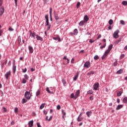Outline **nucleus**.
Returning <instances> with one entry per match:
<instances>
[{"mask_svg": "<svg viewBox=\"0 0 127 127\" xmlns=\"http://www.w3.org/2000/svg\"><path fill=\"white\" fill-rule=\"evenodd\" d=\"M59 37V36H57V37H53V39H54V40H58Z\"/></svg>", "mask_w": 127, "mask_h": 127, "instance_id": "nucleus-45", "label": "nucleus"}, {"mask_svg": "<svg viewBox=\"0 0 127 127\" xmlns=\"http://www.w3.org/2000/svg\"><path fill=\"white\" fill-rule=\"evenodd\" d=\"M79 95H80V90H78L76 91L75 94V97L74 99L76 100L78 97H79Z\"/></svg>", "mask_w": 127, "mask_h": 127, "instance_id": "nucleus-6", "label": "nucleus"}, {"mask_svg": "<svg viewBox=\"0 0 127 127\" xmlns=\"http://www.w3.org/2000/svg\"><path fill=\"white\" fill-rule=\"evenodd\" d=\"M62 114L63 115V118L64 119V116H66V112H64V110H62Z\"/></svg>", "mask_w": 127, "mask_h": 127, "instance_id": "nucleus-36", "label": "nucleus"}, {"mask_svg": "<svg viewBox=\"0 0 127 127\" xmlns=\"http://www.w3.org/2000/svg\"><path fill=\"white\" fill-rule=\"evenodd\" d=\"M70 98L71 99H73V98H75V96L74 95V93H71L70 95Z\"/></svg>", "mask_w": 127, "mask_h": 127, "instance_id": "nucleus-41", "label": "nucleus"}, {"mask_svg": "<svg viewBox=\"0 0 127 127\" xmlns=\"http://www.w3.org/2000/svg\"><path fill=\"white\" fill-rule=\"evenodd\" d=\"M108 28H109V30H112V26H109Z\"/></svg>", "mask_w": 127, "mask_h": 127, "instance_id": "nucleus-64", "label": "nucleus"}, {"mask_svg": "<svg viewBox=\"0 0 127 127\" xmlns=\"http://www.w3.org/2000/svg\"><path fill=\"white\" fill-rule=\"evenodd\" d=\"M14 112L16 114V113H17V112H18V108H15V109H14Z\"/></svg>", "mask_w": 127, "mask_h": 127, "instance_id": "nucleus-44", "label": "nucleus"}, {"mask_svg": "<svg viewBox=\"0 0 127 127\" xmlns=\"http://www.w3.org/2000/svg\"><path fill=\"white\" fill-rule=\"evenodd\" d=\"M123 103H125V104H126V103H127V97H126L123 99Z\"/></svg>", "mask_w": 127, "mask_h": 127, "instance_id": "nucleus-28", "label": "nucleus"}, {"mask_svg": "<svg viewBox=\"0 0 127 127\" xmlns=\"http://www.w3.org/2000/svg\"><path fill=\"white\" fill-rule=\"evenodd\" d=\"M92 111H89L86 112V115L87 116L88 118H90L91 116H92Z\"/></svg>", "mask_w": 127, "mask_h": 127, "instance_id": "nucleus-10", "label": "nucleus"}, {"mask_svg": "<svg viewBox=\"0 0 127 127\" xmlns=\"http://www.w3.org/2000/svg\"><path fill=\"white\" fill-rule=\"evenodd\" d=\"M12 70H13V73L14 74L15 73V71H16V65L15 64L13 65V67H12Z\"/></svg>", "mask_w": 127, "mask_h": 127, "instance_id": "nucleus-12", "label": "nucleus"}, {"mask_svg": "<svg viewBox=\"0 0 127 127\" xmlns=\"http://www.w3.org/2000/svg\"><path fill=\"white\" fill-rule=\"evenodd\" d=\"M15 6H17V0H14Z\"/></svg>", "mask_w": 127, "mask_h": 127, "instance_id": "nucleus-56", "label": "nucleus"}, {"mask_svg": "<svg viewBox=\"0 0 127 127\" xmlns=\"http://www.w3.org/2000/svg\"><path fill=\"white\" fill-rule=\"evenodd\" d=\"M24 78L26 79V80H28V75H27V74H25L24 75Z\"/></svg>", "mask_w": 127, "mask_h": 127, "instance_id": "nucleus-42", "label": "nucleus"}, {"mask_svg": "<svg viewBox=\"0 0 127 127\" xmlns=\"http://www.w3.org/2000/svg\"><path fill=\"white\" fill-rule=\"evenodd\" d=\"M106 47V43H105V45L100 47V49H103V48H105Z\"/></svg>", "mask_w": 127, "mask_h": 127, "instance_id": "nucleus-48", "label": "nucleus"}, {"mask_svg": "<svg viewBox=\"0 0 127 127\" xmlns=\"http://www.w3.org/2000/svg\"><path fill=\"white\" fill-rule=\"evenodd\" d=\"M113 23H114V21H113L112 19H110V20L109 21V24L110 25H112V24H113Z\"/></svg>", "mask_w": 127, "mask_h": 127, "instance_id": "nucleus-31", "label": "nucleus"}, {"mask_svg": "<svg viewBox=\"0 0 127 127\" xmlns=\"http://www.w3.org/2000/svg\"><path fill=\"white\" fill-rule=\"evenodd\" d=\"M36 95L37 96V97H38V96H39V95H40V90H38L36 93Z\"/></svg>", "mask_w": 127, "mask_h": 127, "instance_id": "nucleus-26", "label": "nucleus"}, {"mask_svg": "<svg viewBox=\"0 0 127 127\" xmlns=\"http://www.w3.org/2000/svg\"><path fill=\"white\" fill-rule=\"evenodd\" d=\"M122 39H119L117 41H115V44H116V45H117V44H119V43H120Z\"/></svg>", "mask_w": 127, "mask_h": 127, "instance_id": "nucleus-21", "label": "nucleus"}, {"mask_svg": "<svg viewBox=\"0 0 127 127\" xmlns=\"http://www.w3.org/2000/svg\"><path fill=\"white\" fill-rule=\"evenodd\" d=\"M89 42L90 43H93V42H95V41H93L92 40V39H91L90 40H89Z\"/></svg>", "mask_w": 127, "mask_h": 127, "instance_id": "nucleus-54", "label": "nucleus"}, {"mask_svg": "<svg viewBox=\"0 0 127 127\" xmlns=\"http://www.w3.org/2000/svg\"><path fill=\"white\" fill-rule=\"evenodd\" d=\"M122 4H123V5H127V1H123L122 2Z\"/></svg>", "mask_w": 127, "mask_h": 127, "instance_id": "nucleus-37", "label": "nucleus"}, {"mask_svg": "<svg viewBox=\"0 0 127 127\" xmlns=\"http://www.w3.org/2000/svg\"><path fill=\"white\" fill-rule=\"evenodd\" d=\"M123 108V105H119L116 108L117 111H119V110L122 109Z\"/></svg>", "mask_w": 127, "mask_h": 127, "instance_id": "nucleus-19", "label": "nucleus"}, {"mask_svg": "<svg viewBox=\"0 0 127 127\" xmlns=\"http://www.w3.org/2000/svg\"><path fill=\"white\" fill-rule=\"evenodd\" d=\"M11 75V71L10 70H9L8 72L6 73V74L4 75V76L6 78V79H8V78L10 77V76Z\"/></svg>", "mask_w": 127, "mask_h": 127, "instance_id": "nucleus-2", "label": "nucleus"}, {"mask_svg": "<svg viewBox=\"0 0 127 127\" xmlns=\"http://www.w3.org/2000/svg\"><path fill=\"white\" fill-rule=\"evenodd\" d=\"M25 98H26L27 100H30V98H31V94L30 92L26 91L25 93Z\"/></svg>", "mask_w": 127, "mask_h": 127, "instance_id": "nucleus-1", "label": "nucleus"}, {"mask_svg": "<svg viewBox=\"0 0 127 127\" xmlns=\"http://www.w3.org/2000/svg\"><path fill=\"white\" fill-rule=\"evenodd\" d=\"M124 57H125V54H122L120 56V59H123V58H124Z\"/></svg>", "mask_w": 127, "mask_h": 127, "instance_id": "nucleus-46", "label": "nucleus"}, {"mask_svg": "<svg viewBox=\"0 0 127 127\" xmlns=\"http://www.w3.org/2000/svg\"><path fill=\"white\" fill-rule=\"evenodd\" d=\"M8 30L9 31H13V29H12L11 27H9L8 28Z\"/></svg>", "mask_w": 127, "mask_h": 127, "instance_id": "nucleus-47", "label": "nucleus"}, {"mask_svg": "<svg viewBox=\"0 0 127 127\" xmlns=\"http://www.w3.org/2000/svg\"><path fill=\"white\" fill-rule=\"evenodd\" d=\"M18 41L19 43H20V42H21V38H20V36L18 37Z\"/></svg>", "mask_w": 127, "mask_h": 127, "instance_id": "nucleus-40", "label": "nucleus"}, {"mask_svg": "<svg viewBox=\"0 0 127 127\" xmlns=\"http://www.w3.org/2000/svg\"><path fill=\"white\" fill-rule=\"evenodd\" d=\"M37 126L38 127H42L40 125V124H39V123H38L37 124Z\"/></svg>", "mask_w": 127, "mask_h": 127, "instance_id": "nucleus-58", "label": "nucleus"}, {"mask_svg": "<svg viewBox=\"0 0 127 127\" xmlns=\"http://www.w3.org/2000/svg\"><path fill=\"white\" fill-rule=\"evenodd\" d=\"M89 73H90V75H91V74H94L95 72L94 71L92 70V71H90Z\"/></svg>", "mask_w": 127, "mask_h": 127, "instance_id": "nucleus-57", "label": "nucleus"}, {"mask_svg": "<svg viewBox=\"0 0 127 127\" xmlns=\"http://www.w3.org/2000/svg\"><path fill=\"white\" fill-rule=\"evenodd\" d=\"M2 109L3 110V113H7V109L5 107H2Z\"/></svg>", "mask_w": 127, "mask_h": 127, "instance_id": "nucleus-33", "label": "nucleus"}, {"mask_svg": "<svg viewBox=\"0 0 127 127\" xmlns=\"http://www.w3.org/2000/svg\"><path fill=\"white\" fill-rule=\"evenodd\" d=\"M99 87H100V84H99V83H96L94 84V85H93L94 88L93 89L95 91H97V90H98V88H99Z\"/></svg>", "mask_w": 127, "mask_h": 127, "instance_id": "nucleus-5", "label": "nucleus"}, {"mask_svg": "<svg viewBox=\"0 0 127 127\" xmlns=\"http://www.w3.org/2000/svg\"><path fill=\"white\" fill-rule=\"evenodd\" d=\"M2 4V0H0V6H1Z\"/></svg>", "mask_w": 127, "mask_h": 127, "instance_id": "nucleus-59", "label": "nucleus"}, {"mask_svg": "<svg viewBox=\"0 0 127 127\" xmlns=\"http://www.w3.org/2000/svg\"><path fill=\"white\" fill-rule=\"evenodd\" d=\"M78 76H79V73L77 72L73 78L74 81H76V80H77Z\"/></svg>", "mask_w": 127, "mask_h": 127, "instance_id": "nucleus-24", "label": "nucleus"}, {"mask_svg": "<svg viewBox=\"0 0 127 127\" xmlns=\"http://www.w3.org/2000/svg\"><path fill=\"white\" fill-rule=\"evenodd\" d=\"M94 92H93L92 90H90L89 91L87 92V94H89V95H92Z\"/></svg>", "mask_w": 127, "mask_h": 127, "instance_id": "nucleus-30", "label": "nucleus"}, {"mask_svg": "<svg viewBox=\"0 0 127 127\" xmlns=\"http://www.w3.org/2000/svg\"><path fill=\"white\" fill-rule=\"evenodd\" d=\"M120 23H121V24H122V25H125V21L121 20L120 21Z\"/></svg>", "mask_w": 127, "mask_h": 127, "instance_id": "nucleus-38", "label": "nucleus"}, {"mask_svg": "<svg viewBox=\"0 0 127 127\" xmlns=\"http://www.w3.org/2000/svg\"><path fill=\"white\" fill-rule=\"evenodd\" d=\"M6 63H7V60H6V61H5V62H4V63L2 64L1 66H3V64H5V65H6Z\"/></svg>", "mask_w": 127, "mask_h": 127, "instance_id": "nucleus-53", "label": "nucleus"}, {"mask_svg": "<svg viewBox=\"0 0 127 127\" xmlns=\"http://www.w3.org/2000/svg\"><path fill=\"white\" fill-rule=\"evenodd\" d=\"M36 36L37 40H40V41H43V38L42 37L39 36L38 35H36Z\"/></svg>", "mask_w": 127, "mask_h": 127, "instance_id": "nucleus-8", "label": "nucleus"}, {"mask_svg": "<svg viewBox=\"0 0 127 127\" xmlns=\"http://www.w3.org/2000/svg\"><path fill=\"white\" fill-rule=\"evenodd\" d=\"M81 5V3L80 2H78L76 4V7L77 8H79L80 7V5Z\"/></svg>", "mask_w": 127, "mask_h": 127, "instance_id": "nucleus-35", "label": "nucleus"}, {"mask_svg": "<svg viewBox=\"0 0 127 127\" xmlns=\"http://www.w3.org/2000/svg\"><path fill=\"white\" fill-rule=\"evenodd\" d=\"M102 37V35H98V37H97V39H100V38Z\"/></svg>", "mask_w": 127, "mask_h": 127, "instance_id": "nucleus-63", "label": "nucleus"}, {"mask_svg": "<svg viewBox=\"0 0 127 127\" xmlns=\"http://www.w3.org/2000/svg\"><path fill=\"white\" fill-rule=\"evenodd\" d=\"M78 34V30L77 29H75L74 30V35H77Z\"/></svg>", "mask_w": 127, "mask_h": 127, "instance_id": "nucleus-27", "label": "nucleus"}, {"mask_svg": "<svg viewBox=\"0 0 127 127\" xmlns=\"http://www.w3.org/2000/svg\"><path fill=\"white\" fill-rule=\"evenodd\" d=\"M86 22L84 21H81L79 22V25H80V26H83V25H84V24H85V23Z\"/></svg>", "mask_w": 127, "mask_h": 127, "instance_id": "nucleus-17", "label": "nucleus"}, {"mask_svg": "<svg viewBox=\"0 0 127 127\" xmlns=\"http://www.w3.org/2000/svg\"><path fill=\"white\" fill-rule=\"evenodd\" d=\"M26 102H27V99H24V98H23L22 99V104H25V103H26Z\"/></svg>", "mask_w": 127, "mask_h": 127, "instance_id": "nucleus-32", "label": "nucleus"}, {"mask_svg": "<svg viewBox=\"0 0 127 127\" xmlns=\"http://www.w3.org/2000/svg\"><path fill=\"white\" fill-rule=\"evenodd\" d=\"M29 48V50L30 51V53H33V48H32V47L29 46L28 47Z\"/></svg>", "mask_w": 127, "mask_h": 127, "instance_id": "nucleus-16", "label": "nucleus"}, {"mask_svg": "<svg viewBox=\"0 0 127 127\" xmlns=\"http://www.w3.org/2000/svg\"><path fill=\"white\" fill-rule=\"evenodd\" d=\"M45 18H46V20H49V19H48V15H45Z\"/></svg>", "mask_w": 127, "mask_h": 127, "instance_id": "nucleus-55", "label": "nucleus"}, {"mask_svg": "<svg viewBox=\"0 0 127 127\" xmlns=\"http://www.w3.org/2000/svg\"><path fill=\"white\" fill-rule=\"evenodd\" d=\"M113 49V45L111 44L108 47V49L106 51V52L110 53L111 50Z\"/></svg>", "mask_w": 127, "mask_h": 127, "instance_id": "nucleus-7", "label": "nucleus"}, {"mask_svg": "<svg viewBox=\"0 0 127 127\" xmlns=\"http://www.w3.org/2000/svg\"><path fill=\"white\" fill-rule=\"evenodd\" d=\"M3 12H4V8H1L0 9V15H2V14H3Z\"/></svg>", "mask_w": 127, "mask_h": 127, "instance_id": "nucleus-13", "label": "nucleus"}, {"mask_svg": "<svg viewBox=\"0 0 127 127\" xmlns=\"http://www.w3.org/2000/svg\"><path fill=\"white\" fill-rule=\"evenodd\" d=\"M83 121V118L80 117V116H78L77 118V122H82Z\"/></svg>", "mask_w": 127, "mask_h": 127, "instance_id": "nucleus-25", "label": "nucleus"}, {"mask_svg": "<svg viewBox=\"0 0 127 127\" xmlns=\"http://www.w3.org/2000/svg\"><path fill=\"white\" fill-rule=\"evenodd\" d=\"M46 91H47V92H48V93H49L50 94H51V92L50 90H49V88L47 87V88H46Z\"/></svg>", "mask_w": 127, "mask_h": 127, "instance_id": "nucleus-39", "label": "nucleus"}, {"mask_svg": "<svg viewBox=\"0 0 127 127\" xmlns=\"http://www.w3.org/2000/svg\"><path fill=\"white\" fill-rule=\"evenodd\" d=\"M46 25H49V20H46Z\"/></svg>", "mask_w": 127, "mask_h": 127, "instance_id": "nucleus-50", "label": "nucleus"}, {"mask_svg": "<svg viewBox=\"0 0 127 127\" xmlns=\"http://www.w3.org/2000/svg\"><path fill=\"white\" fill-rule=\"evenodd\" d=\"M119 30H116L113 34V36L114 38H116V39L117 38H119Z\"/></svg>", "mask_w": 127, "mask_h": 127, "instance_id": "nucleus-3", "label": "nucleus"}, {"mask_svg": "<svg viewBox=\"0 0 127 127\" xmlns=\"http://www.w3.org/2000/svg\"><path fill=\"white\" fill-rule=\"evenodd\" d=\"M44 115H47V111L44 110Z\"/></svg>", "mask_w": 127, "mask_h": 127, "instance_id": "nucleus-62", "label": "nucleus"}, {"mask_svg": "<svg viewBox=\"0 0 127 127\" xmlns=\"http://www.w3.org/2000/svg\"><path fill=\"white\" fill-rule=\"evenodd\" d=\"M31 34H32V37H33V38H35V36H36V34H35V33L34 32L32 33L31 32H30V35H31Z\"/></svg>", "mask_w": 127, "mask_h": 127, "instance_id": "nucleus-22", "label": "nucleus"}, {"mask_svg": "<svg viewBox=\"0 0 127 127\" xmlns=\"http://www.w3.org/2000/svg\"><path fill=\"white\" fill-rule=\"evenodd\" d=\"M44 106H45V104L44 103H43L42 104H41V105L40 107V110H42V109L44 108Z\"/></svg>", "mask_w": 127, "mask_h": 127, "instance_id": "nucleus-29", "label": "nucleus"}, {"mask_svg": "<svg viewBox=\"0 0 127 127\" xmlns=\"http://www.w3.org/2000/svg\"><path fill=\"white\" fill-rule=\"evenodd\" d=\"M22 83H23V84H25L26 83V80H25V79H24V78H23Z\"/></svg>", "mask_w": 127, "mask_h": 127, "instance_id": "nucleus-43", "label": "nucleus"}, {"mask_svg": "<svg viewBox=\"0 0 127 127\" xmlns=\"http://www.w3.org/2000/svg\"><path fill=\"white\" fill-rule=\"evenodd\" d=\"M57 110H60V109H61V106H60V105H58L57 107Z\"/></svg>", "mask_w": 127, "mask_h": 127, "instance_id": "nucleus-51", "label": "nucleus"}, {"mask_svg": "<svg viewBox=\"0 0 127 127\" xmlns=\"http://www.w3.org/2000/svg\"><path fill=\"white\" fill-rule=\"evenodd\" d=\"M29 127H33V121H29L28 123Z\"/></svg>", "mask_w": 127, "mask_h": 127, "instance_id": "nucleus-14", "label": "nucleus"}, {"mask_svg": "<svg viewBox=\"0 0 127 127\" xmlns=\"http://www.w3.org/2000/svg\"><path fill=\"white\" fill-rule=\"evenodd\" d=\"M94 59L95 60H98V59H100V58L99 57V56L98 55H96L94 58Z\"/></svg>", "mask_w": 127, "mask_h": 127, "instance_id": "nucleus-34", "label": "nucleus"}, {"mask_svg": "<svg viewBox=\"0 0 127 127\" xmlns=\"http://www.w3.org/2000/svg\"><path fill=\"white\" fill-rule=\"evenodd\" d=\"M52 120V116H51L50 118L48 120L49 122H50V121H51Z\"/></svg>", "mask_w": 127, "mask_h": 127, "instance_id": "nucleus-60", "label": "nucleus"}, {"mask_svg": "<svg viewBox=\"0 0 127 127\" xmlns=\"http://www.w3.org/2000/svg\"><path fill=\"white\" fill-rule=\"evenodd\" d=\"M122 94H123V91H120L117 92V96L121 97L122 96Z\"/></svg>", "mask_w": 127, "mask_h": 127, "instance_id": "nucleus-20", "label": "nucleus"}, {"mask_svg": "<svg viewBox=\"0 0 127 127\" xmlns=\"http://www.w3.org/2000/svg\"><path fill=\"white\" fill-rule=\"evenodd\" d=\"M91 66V63L89 61L86 62L84 64L85 68H89Z\"/></svg>", "mask_w": 127, "mask_h": 127, "instance_id": "nucleus-4", "label": "nucleus"}, {"mask_svg": "<svg viewBox=\"0 0 127 127\" xmlns=\"http://www.w3.org/2000/svg\"><path fill=\"white\" fill-rule=\"evenodd\" d=\"M54 17L56 20H58L59 19V17L58 16V14L55 13L54 14Z\"/></svg>", "mask_w": 127, "mask_h": 127, "instance_id": "nucleus-18", "label": "nucleus"}, {"mask_svg": "<svg viewBox=\"0 0 127 127\" xmlns=\"http://www.w3.org/2000/svg\"><path fill=\"white\" fill-rule=\"evenodd\" d=\"M50 20L51 21H52V8L51 7L50 8Z\"/></svg>", "mask_w": 127, "mask_h": 127, "instance_id": "nucleus-9", "label": "nucleus"}, {"mask_svg": "<svg viewBox=\"0 0 127 127\" xmlns=\"http://www.w3.org/2000/svg\"><path fill=\"white\" fill-rule=\"evenodd\" d=\"M108 54H109V53H108L106 51H105V54L102 57V60H104V59H105V58H106L107 57V56H108Z\"/></svg>", "mask_w": 127, "mask_h": 127, "instance_id": "nucleus-11", "label": "nucleus"}, {"mask_svg": "<svg viewBox=\"0 0 127 127\" xmlns=\"http://www.w3.org/2000/svg\"><path fill=\"white\" fill-rule=\"evenodd\" d=\"M124 72V70L122 69L119 70L117 71V74H123V72Z\"/></svg>", "mask_w": 127, "mask_h": 127, "instance_id": "nucleus-23", "label": "nucleus"}, {"mask_svg": "<svg viewBox=\"0 0 127 127\" xmlns=\"http://www.w3.org/2000/svg\"><path fill=\"white\" fill-rule=\"evenodd\" d=\"M114 66H117V65H118V62H115L114 64H113Z\"/></svg>", "mask_w": 127, "mask_h": 127, "instance_id": "nucleus-52", "label": "nucleus"}, {"mask_svg": "<svg viewBox=\"0 0 127 127\" xmlns=\"http://www.w3.org/2000/svg\"><path fill=\"white\" fill-rule=\"evenodd\" d=\"M90 100H91V101L94 100V97L93 96H90Z\"/></svg>", "mask_w": 127, "mask_h": 127, "instance_id": "nucleus-61", "label": "nucleus"}, {"mask_svg": "<svg viewBox=\"0 0 127 127\" xmlns=\"http://www.w3.org/2000/svg\"><path fill=\"white\" fill-rule=\"evenodd\" d=\"M88 20H89V17H88L87 15H85L84 17V21H85V22H87Z\"/></svg>", "mask_w": 127, "mask_h": 127, "instance_id": "nucleus-15", "label": "nucleus"}, {"mask_svg": "<svg viewBox=\"0 0 127 127\" xmlns=\"http://www.w3.org/2000/svg\"><path fill=\"white\" fill-rule=\"evenodd\" d=\"M26 71H27V69H26V68H25L24 69H22L23 73H25Z\"/></svg>", "mask_w": 127, "mask_h": 127, "instance_id": "nucleus-49", "label": "nucleus"}]
</instances>
